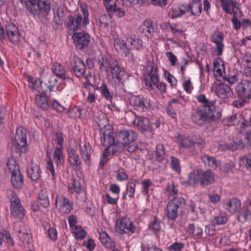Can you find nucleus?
<instances>
[{"label":"nucleus","mask_w":251,"mask_h":251,"mask_svg":"<svg viewBox=\"0 0 251 251\" xmlns=\"http://www.w3.org/2000/svg\"><path fill=\"white\" fill-rule=\"evenodd\" d=\"M101 142L102 145L107 147L105 151L112 146V153L117 151H121L126 148L127 145L135 141L137 138V134L131 130H122L116 132L113 136V131L111 129H107L104 126L101 131Z\"/></svg>","instance_id":"f257e3e1"},{"label":"nucleus","mask_w":251,"mask_h":251,"mask_svg":"<svg viewBox=\"0 0 251 251\" xmlns=\"http://www.w3.org/2000/svg\"><path fill=\"white\" fill-rule=\"evenodd\" d=\"M197 100L203 105L192 113L191 118L194 123L202 125L206 121H214L221 118L220 110L219 107L216 106L215 100L207 99L203 95L198 96Z\"/></svg>","instance_id":"f03ea898"},{"label":"nucleus","mask_w":251,"mask_h":251,"mask_svg":"<svg viewBox=\"0 0 251 251\" xmlns=\"http://www.w3.org/2000/svg\"><path fill=\"white\" fill-rule=\"evenodd\" d=\"M144 78L145 85L148 89L153 90L155 88H157L161 93L166 91V84L159 82L158 66L153 58L149 61L148 64L145 67Z\"/></svg>","instance_id":"7ed1b4c3"},{"label":"nucleus","mask_w":251,"mask_h":251,"mask_svg":"<svg viewBox=\"0 0 251 251\" xmlns=\"http://www.w3.org/2000/svg\"><path fill=\"white\" fill-rule=\"evenodd\" d=\"M28 12L34 17H46L50 10V0H25Z\"/></svg>","instance_id":"20e7f679"},{"label":"nucleus","mask_w":251,"mask_h":251,"mask_svg":"<svg viewBox=\"0 0 251 251\" xmlns=\"http://www.w3.org/2000/svg\"><path fill=\"white\" fill-rule=\"evenodd\" d=\"M81 14H75L74 16L69 15L65 23V25L68 29L76 31L79 29L82 25L86 26L89 24V12L85 7L81 6Z\"/></svg>","instance_id":"39448f33"},{"label":"nucleus","mask_w":251,"mask_h":251,"mask_svg":"<svg viewBox=\"0 0 251 251\" xmlns=\"http://www.w3.org/2000/svg\"><path fill=\"white\" fill-rule=\"evenodd\" d=\"M26 142L25 130L22 127H17L11 147L12 153H16L20 156L21 153L25 152L26 150Z\"/></svg>","instance_id":"423d86ee"},{"label":"nucleus","mask_w":251,"mask_h":251,"mask_svg":"<svg viewBox=\"0 0 251 251\" xmlns=\"http://www.w3.org/2000/svg\"><path fill=\"white\" fill-rule=\"evenodd\" d=\"M9 197L11 202L10 209L11 215L16 219H23L25 215V209L17 194L13 191H10Z\"/></svg>","instance_id":"0eeeda50"},{"label":"nucleus","mask_w":251,"mask_h":251,"mask_svg":"<svg viewBox=\"0 0 251 251\" xmlns=\"http://www.w3.org/2000/svg\"><path fill=\"white\" fill-rule=\"evenodd\" d=\"M72 66L71 72L76 76L81 77L86 73V67L84 62L78 56L74 55L71 57L70 61Z\"/></svg>","instance_id":"6e6552de"},{"label":"nucleus","mask_w":251,"mask_h":251,"mask_svg":"<svg viewBox=\"0 0 251 251\" xmlns=\"http://www.w3.org/2000/svg\"><path fill=\"white\" fill-rule=\"evenodd\" d=\"M115 230L117 233L120 234L129 232L133 233L135 232V227L129 219L122 218L116 221Z\"/></svg>","instance_id":"1a4fd4ad"},{"label":"nucleus","mask_w":251,"mask_h":251,"mask_svg":"<svg viewBox=\"0 0 251 251\" xmlns=\"http://www.w3.org/2000/svg\"><path fill=\"white\" fill-rule=\"evenodd\" d=\"M73 38L76 48L79 50L87 47L90 42L89 35L85 31L75 32Z\"/></svg>","instance_id":"9d476101"},{"label":"nucleus","mask_w":251,"mask_h":251,"mask_svg":"<svg viewBox=\"0 0 251 251\" xmlns=\"http://www.w3.org/2000/svg\"><path fill=\"white\" fill-rule=\"evenodd\" d=\"M129 102L135 108L142 111H145L151 105L149 99L142 95L131 96L129 99Z\"/></svg>","instance_id":"9b49d317"},{"label":"nucleus","mask_w":251,"mask_h":251,"mask_svg":"<svg viewBox=\"0 0 251 251\" xmlns=\"http://www.w3.org/2000/svg\"><path fill=\"white\" fill-rule=\"evenodd\" d=\"M54 140L57 142V146L56 147L53 153V160L57 165H60L62 163V160L63 159L62 143L63 142V137L62 132H56L54 134Z\"/></svg>","instance_id":"f8f14e48"},{"label":"nucleus","mask_w":251,"mask_h":251,"mask_svg":"<svg viewBox=\"0 0 251 251\" xmlns=\"http://www.w3.org/2000/svg\"><path fill=\"white\" fill-rule=\"evenodd\" d=\"M251 92V81L244 80L238 83L235 88V93L238 98L240 99H247L249 93Z\"/></svg>","instance_id":"ddd939ff"},{"label":"nucleus","mask_w":251,"mask_h":251,"mask_svg":"<svg viewBox=\"0 0 251 251\" xmlns=\"http://www.w3.org/2000/svg\"><path fill=\"white\" fill-rule=\"evenodd\" d=\"M55 205L62 213H69L73 209V205L69 200L62 196H57L55 199Z\"/></svg>","instance_id":"4468645a"},{"label":"nucleus","mask_w":251,"mask_h":251,"mask_svg":"<svg viewBox=\"0 0 251 251\" xmlns=\"http://www.w3.org/2000/svg\"><path fill=\"white\" fill-rule=\"evenodd\" d=\"M6 35L13 44H17L20 40L18 27L13 23H9L5 26Z\"/></svg>","instance_id":"2eb2a0df"},{"label":"nucleus","mask_w":251,"mask_h":251,"mask_svg":"<svg viewBox=\"0 0 251 251\" xmlns=\"http://www.w3.org/2000/svg\"><path fill=\"white\" fill-rule=\"evenodd\" d=\"M217 147L218 149L222 151H233L236 150L244 149L245 145L242 141L239 140L230 143L222 141L218 143Z\"/></svg>","instance_id":"dca6fc26"},{"label":"nucleus","mask_w":251,"mask_h":251,"mask_svg":"<svg viewBox=\"0 0 251 251\" xmlns=\"http://www.w3.org/2000/svg\"><path fill=\"white\" fill-rule=\"evenodd\" d=\"M184 108V104L176 99H173L166 107L167 113L173 118L176 116V113L179 112Z\"/></svg>","instance_id":"f3484780"},{"label":"nucleus","mask_w":251,"mask_h":251,"mask_svg":"<svg viewBox=\"0 0 251 251\" xmlns=\"http://www.w3.org/2000/svg\"><path fill=\"white\" fill-rule=\"evenodd\" d=\"M215 181L214 174L210 170L203 171L201 169L199 183L201 186L205 187L213 183Z\"/></svg>","instance_id":"a211bd4d"},{"label":"nucleus","mask_w":251,"mask_h":251,"mask_svg":"<svg viewBox=\"0 0 251 251\" xmlns=\"http://www.w3.org/2000/svg\"><path fill=\"white\" fill-rule=\"evenodd\" d=\"M216 93L222 99H226L233 95L232 91L228 84L221 83L216 88Z\"/></svg>","instance_id":"6ab92c4d"},{"label":"nucleus","mask_w":251,"mask_h":251,"mask_svg":"<svg viewBox=\"0 0 251 251\" xmlns=\"http://www.w3.org/2000/svg\"><path fill=\"white\" fill-rule=\"evenodd\" d=\"M134 126H137L142 132L151 130L149 120L143 117H137L133 121Z\"/></svg>","instance_id":"aec40b11"},{"label":"nucleus","mask_w":251,"mask_h":251,"mask_svg":"<svg viewBox=\"0 0 251 251\" xmlns=\"http://www.w3.org/2000/svg\"><path fill=\"white\" fill-rule=\"evenodd\" d=\"M211 41L216 44V49L217 54L219 56L222 54L224 44L223 41L224 36L223 33L220 31H215L213 33L211 36Z\"/></svg>","instance_id":"412c9836"},{"label":"nucleus","mask_w":251,"mask_h":251,"mask_svg":"<svg viewBox=\"0 0 251 251\" xmlns=\"http://www.w3.org/2000/svg\"><path fill=\"white\" fill-rule=\"evenodd\" d=\"M224 206L230 213H234L240 208L241 202L236 198L228 199L224 202Z\"/></svg>","instance_id":"4be33fe9"},{"label":"nucleus","mask_w":251,"mask_h":251,"mask_svg":"<svg viewBox=\"0 0 251 251\" xmlns=\"http://www.w3.org/2000/svg\"><path fill=\"white\" fill-rule=\"evenodd\" d=\"M138 31L140 33L144 34L146 36L151 35L154 31L153 22L146 19L138 28Z\"/></svg>","instance_id":"5701e85b"},{"label":"nucleus","mask_w":251,"mask_h":251,"mask_svg":"<svg viewBox=\"0 0 251 251\" xmlns=\"http://www.w3.org/2000/svg\"><path fill=\"white\" fill-rule=\"evenodd\" d=\"M68 161L70 165L75 169H77L81 164V160L76 151L71 148L68 149Z\"/></svg>","instance_id":"b1692460"},{"label":"nucleus","mask_w":251,"mask_h":251,"mask_svg":"<svg viewBox=\"0 0 251 251\" xmlns=\"http://www.w3.org/2000/svg\"><path fill=\"white\" fill-rule=\"evenodd\" d=\"M96 61L100 71L108 72L110 71L112 63L110 64L106 57L102 55L98 56Z\"/></svg>","instance_id":"393cba45"},{"label":"nucleus","mask_w":251,"mask_h":251,"mask_svg":"<svg viewBox=\"0 0 251 251\" xmlns=\"http://www.w3.org/2000/svg\"><path fill=\"white\" fill-rule=\"evenodd\" d=\"M110 70L113 78H115L119 82H121L123 80L125 72L123 68L118 65L117 61L112 63Z\"/></svg>","instance_id":"a878e982"},{"label":"nucleus","mask_w":251,"mask_h":251,"mask_svg":"<svg viewBox=\"0 0 251 251\" xmlns=\"http://www.w3.org/2000/svg\"><path fill=\"white\" fill-rule=\"evenodd\" d=\"M205 147V143L204 140L199 138L196 139V141L193 142L191 147L189 151L193 154L195 155L201 152Z\"/></svg>","instance_id":"bb28decb"},{"label":"nucleus","mask_w":251,"mask_h":251,"mask_svg":"<svg viewBox=\"0 0 251 251\" xmlns=\"http://www.w3.org/2000/svg\"><path fill=\"white\" fill-rule=\"evenodd\" d=\"M11 181L12 185L17 189H21L24 184L23 176L20 172L11 174Z\"/></svg>","instance_id":"cd10ccee"},{"label":"nucleus","mask_w":251,"mask_h":251,"mask_svg":"<svg viewBox=\"0 0 251 251\" xmlns=\"http://www.w3.org/2000/svg\"><path fill=\"white\" fill-rule=\"evenodd\" d=\"M100 92L101 95L107 100H109L111 102V105H108V108L112 110V107H114L116 108V109L117 111L120 110V108L116 105L115 104H112V96L110 94V91L108 87L106 86V85L105 84H102L100 88Z\"/></svg>","instance_id":"c85d7f7f"},{"label":"nucleus","mask_w":251,"mask_h":251,"mask_svg":"<svg viewBox=\"0 0 251 251\" xmlns=\"http://www.w3.org/2000/svg\"><path fill=\"white\" fill-rule=\"evenodd\" d=\"M100 240L101 243L108 248H113L115 247L114 241L112 240L105 232L100 234Z\"/></svg>","instance_id":"c756f323"},{"label":"nucleus","mask_w":251,"mask_h":251,"mask_svg":"<svg viewBox=\"0 0 251 251\" xmlns=\"http://www.w3.org/2000/svg\"><path fill=\"white\" fill-rule=\"evenodd\" d=\"M189 4L191 10V14L193 15L199 16L202 11L201 0H191Z\"/></svg>","instance_id":"7c9ffc66"},{"label":"nucleus","mask_w":251,"mask_h":251,"mask_svg":"<svg viewBox=\"0 0 251 251\" xmlns=\"http://www.w3.org/2000/svg\"><path fill=\"white\" fill-rule=\"evenodd\" d=\"M114 46L115 49L121 53L127 55L129 53L128 46H127V40L126 41L117 39L115 40Z\"/></svg>","instance_id":"2f4dec72"},{"label":"nucleus","mask_w":251,"mask_h":251,"mask_svg":"<svg viewBox=\"0 0 251 251\" xmlns=\"http://www.w3.org/2000/svg\"><path fill=\"white\" fill-rule=\"evenodd\" d=\"M200 173L201 169L194 170L188 176L185 183L190 185H193L197 183H199Z\"/></svg>","instance_id":"473e14b6"},{"label":"nucleus","mask_w":251,"mask_h":251,"mask_svg":"<svg viewBox=\"0 0 251 251\" xmlns=\"http://www.w3.org/2000/svg\"><path fill=\"white\" fill-rule=\"evenodd\" d=\"M52 71L58 77L63 80L66 79L65 71L63 66L60 64L54 63L52 66Z\"/></svg>","instance_id":"72a5a7b5"},{"label":"nucleus","mask_w":251,"mask_h":251,"mask_svg":"<svg viewBox=\"0 0 251 251\" xmlns=\"http://www.w3.org/2000/svg\"><path fill=\"white\" fill-rule=\"evenodd\" d=\"M53 22L56 25H61L64 20V11L59 7L53 9Z\"/></svg>","instance_id":"f704fd0d"},{"label":"nucleus","mask_w":251,"mask_h":251,"mask_svg":"<svg viewBox=\"0 0 251 251\" xmlns=\"http://www.w3.org/2000/svg\"><path fill=\"white\" fill-rule=\"evenodd\" d=\"M127 46L128 50L139 49L142 46V41L139 39H136L133 37L127 38Z\"/></svg>","instance_id":"c9c22d12"},{"label":"nucleus","mask_w":251,"mask_h":251,"mask_svg":"<svg viewBox=\"0 0 251 251\" xmlns=\"http://www.w3.org/2000/svg\"><path fill=\"white\" fill-rule=\"evenodd\" d=\"M221 6L226 13L230 14H235L234 8L238 9V3L236 1L232 0L226 2V6L224 4H221Z\"/></svg>","instance_id":"e433bc0d"},{"label":"nucleus","mask_w":251,"mask_h":251,"mask_svg":"<svg viewBox=\"0 0 251 251\" xmlns=\"http://www.w3.org/2000/svg\"><path fill=\"white\" fill-rule=\"evenodd\" d=\"M27 176L32 180L36 181L40 176V168L37 165H34L27 170Z\"/></svg>","instance_id":"4c0bfd02"},{"label":"nucleus","mask_w":251,"mask_h":251,"mask_svg":"<svg viewBox=\"0 0 251 251\" xmlns=\"http://www.w3.org/2000/svg\"><path fill=\"white\" fill-rule=\"evenodd\" d=\"M91 150V147L89 143H85L83 145H80V150L81 156L85 162L89 161L90 160V154Z\"/></svg>","instance_id":"58836bf2"},{"label":"nucleus","mask_w":251,"mask_h":251,"mask_svg":"<svg viewBox=\"0 0 251 251\" xmlns=\"http://www.w3.org/2000/svg\"><path fill=\"white\" fill-rule=\"evenodd\" d=\"M177 209L173 205L168 203L166 206L167 217L172 221H175L178 217Z\"/></svg>","instance_id":"ea45409f"},{"label":"nucleus","mask_w":251,"mask_h":251,"mask_svg":"<svg viewBox=\"0 0 251 251\" xmlns=\"http://www.w3.org/2000/svg\"><path fill=\"white\" fill-rule=\"evenodd\" d=\"M6 165L11 174L20 172L19 166L13 157L7 160Z\"/></svg>","instance_id":"a19ab883"},{"label":"nucleus","mask_w":251,"mask_h":251,"mask_svg":"<svg viewBox=\"0 0 251 251\" xmlns=\"http://www.w3.org/2000/svg\"><path fill=\"white\" fill-rule=\"evenodd\" d=\"M201 158L205 165L214 168L217 167L218 165V162L214 157L204 155L201 156Z\"/></svg>","instance_id":"79ce46f5"},{"label":"nucleus","mask_w":251,"mask_h":251,"mask_svg":"<svg viewBox=\"0 0 251 251\" xmlns=\"http://www.w3.org/2000/svg\"><path fill=\"white\" fill-rule=\"evenodd\" d=\"M169 27L172 33L176 36L181 35L185 31L184 28L178 23L169 24Z\"/></svg>","instance_id":"37998d69"},{"label":"nucleus","mask_w":251,"mask_h":251,"mask_svg":"<svg viewBox=\"0 0 251 251\" xmlns=\"http://www.w3.org/2000/svg\"><path fill=\"white\" fill-rule=\"evenodd\" d=\"M250 216V211L247 208L243 207L238 213L237 220L239 222L244 223L248 220L249 217Z\"/></svg>","instance_id":"c03bdc74"},{"label":"nucleus","mask_w":251,"mask_h":251,"mask_svg":"<svg viewBox=\"0 0 251 251\" xmlns=\"http://www.w3.org/2000/svg\"><path fill=\"white\" fill-rule=\"evenodd\" d=\"M107 10L110 12H114L115 15L119 18H122L125 15V10L122 8L118 7L116 4L109 5L107 7Z\"/></svg>","instance_id":"a18cd8bd"},{"label":"nucleus","mask_w":251,"mask_h":251,"mask_svg":"<svg viewBox=\"0 0 251 251\" xmlns=\"http://www.w3.org/2000/svg\"><path fill=\"white\" fill-rule=\"evenodd\" d=\"M35 102L38 106L42 109L48 108L49 103L46 97L41 95H36L35 98Z\"/></svg>","instance_id":"49530a36"},{"label":"nucleus","mask_w":251,"mask_h":251,"mask_svg":"<svg viewBox=\"0 0 251 251\" xmlns=\"http://www.w3.org/2000/svg\"><path fill=\"white\" fill-rule=\"evenodd\" d=\"M243 62L246 67L244 70L245 75L251 77V55L245 57Z\"/></svg>","instance_id":"de8ad7c7"},{"label":"nucleus","mask_w":251,"mask_h":251,"mask_svg":"<svg viewBox=\"0 0 251 251\" xmlns=\"http://www.w3.org/2000/svg\"><path fill=\"white\" fill-rule=\"evenodd\" d=\"M240 131L241 133L245 134V137H246L248 134L251 133V123L249 122H246L243 120L240 123Z\"/></svg>","instance_id":"09e8293b"},{"label":"nucleus","mask_w":251,"mask_h":251,"mask_svg":"<svg viewBox=\"0 0 251 251\" xmlns=\"http://www.w3.org/2000/svg\"><path fill=\"white\" fill-rule=\"evenodd\" d=\"M193 140L190 138L183 137L182 136L179 137L178 140V143L180 144L181 148H187L189 149L192 144Z\"/></svg>","instance_id":"8fccbe9b"},{"label":"nucleus","mask_w":251,"mask_h":251,"mask_svg":"<svg viewBox=\"0 0 251 251\" xmlns=\"http://www.w3.org/2000/svg\"><path fill=\"white\" fill-rule=\"evenodd\" d=\"M185 203V201L182 197H174L169 203L173 205L176 209H178L180 207H182Z\"/></svg>","instance_id":"3c124183"},{"label":"nucleus","mask_w":251,"mask_h":251,"mask_svg":"<svg viewBox=\"0 0 251 251\" xmlns=\"http://www.w3.org/2000/svg\"><path fill=\"white\" fill-rule=\"evenodd\" d=\"M110 21V18H108L105 15L100 16L99 19V25L100 28L104 30H107L108 28Z\"/></svg>","instance_id":"603ef678"},{"label":"nucleus","mask_w":251,"mask_h":251,"mask_svg":"<svg viewBox=\"0 0 251 251\" xmlns=\"http://www.w3.org/2000/svg\"><path fill=\"white\" fill-rule=\"evenodd\" d=\"M72 229L73 230L74 234L75 235L78 239H82L87 235V233L81 226H75V227Z\"/></svg>","instance_id":"864d4df0"},{"label":"nucleus","mask_w":251,"mask_h":251,"mask_svg":"<svg viewBox=\"0 0 251 251\" xmlns=\"http://www.w3.org/2000/svg\"><path fill=\"white\" fill-rule=\"evenodd\" d=\"M20 240L25 244H28L30 243L31 239V235L29 233L28 230L24 232L20 235H18Z\"/></svg>","instance_id":"5fc2aeb1"},{"label":"nucleus","mask_w":251,"mask_h":251,"mask_svg":"<svg viewBox=\"0 0 251 251\" xmlns=\"http://www.w3.org/2000/svg\"><path fill=\"white\" fill-rule=\"evenodd\" d=\"M160 222L158 219L154 217V220L149 225V228L150 230L154 232H158L160 229Z\"/></svg>","instance_id":"6e6d98bb"},{"label":"nucleus","mask_w":251,"mask_h":251,"mask_svg":"<svg viewBox=\"0 0 251 251\" xmlns=\"http://www.w3.org/2000/svg\"><path fill=\"white\" fill-rule=\"evenodd\" d=\"M171 158V165L172 168L178 173L180 172L181 169L179 160L174 156H172Z\"/></svg>","instance_id":"4d7b16f0"},{"label":"nucleus","mask_w":251,"mask_h":251,"mask_svg":"<svg viewBox=\"0 0 251 251\" xmlns=\"http://www.w3.org/2000/svg\"><path fill=\"white\" fill-rule=\"evenodd\" d=\"M14 229L15 231L17 233L18 235H20L24 232H26V230H27V229L25 226L24 224L21 222L15 224Z\"/></svg>","instance_id":"13d9d810"},{"label":"nucleus","mask_w":251,"mask_h":251,"mask_svg":"<svg viewBox=\"0 0 251 251\" xmlns=\"http://www.w3.org/2000/svg\"><path fill=\"white\" fill-rule=\"evenodd\" d=\"M165 154L164 147L162 144H159L156 146V154L158 159L160 161Z\"/></svg>","instance_id":"bf43d9fd"},{"label":"nucleus","mask_w":251,"mask_h":251,"mask_svg":"<svg viewBox=\"0 0 251 251\" xmlns=\"http://www.w3.org/2000/svg\"><path fill=\"white\" fill-rule=\"evenodd\" d=\"M135 184L134 182H129L126 186V194L132 197L134 194Z\"/></svg>","instance_id":"052dcab7"},{"label":"nucleus","mask_w":251,"mask_h":251,"mask_svg":"<svg viewBox=\"0 0 251 251\" xmlns=\"http://www.w3.org/2000/svg\"><path fill=\"white\" fill-rule=\"evenodd\" d=\"M33 88L36 90L39 93L44 94L47 91L46 88V84L44 83L42 81H40V87L36 85V82L33 84Z\"/></svg>","instance_id":"680f3d73"},{"label":"nucleus","mask_w":251,"mask_h":251,"mask_svg":"<svg viewBox=\"0 0 251 251\" xmlns=\"http://www.w3.org/2000/svg\"><path fill=\"white\" fill-rule=\"evenodd\" d=\"M249 102L247 99H241L240 100H235L232 102V105L237 108H241L244 106L246 103Z\"/></svg>","instance_id":"e2e57ef3"},{"label":"nucleus","mask_w":251,"mask_h":251,"mask_svg":"<svg viewBox=\"0 0 251 251\" xmlns=\"http://www.w3.org/2000/svg\"><path fill=\"white\" fill-rule=\"evenodd\" d=\"M165 77L167 78V81L173 86L176 85V79L168 72H164Z\"/></svg>","instance_id":"0e129e2a"},{"label":"nucleus","mask_w":251,"mask_h":251,"mask_svg":"<svg viewBox=\"0 0 251 251\" xmlns=\"http://www.w3.org/2000/svg\"><path fill=\"white\" fill-rule=\"evenodd\" d=\"M184 15V11L178 7V9H173L172 10L171 18H176Z\"/></svg>","instance_id":"69168bd1"},{"label":"nucleus","mask_w":251,"mask_h":251,"mask_svg":"<svg viewBox=\"0 0 251 251\" xmlns=\"http://www.w3.org/2000/svg\"><path fill=\"white\" fill-rule=\"evenodd\" d=\"M184 245L181 243H175L169 247L170 251H181Z\"/></svg>","instance_id":"338daca9"},{"label":"nucleus","mask_w":251,"mask_h":251,"mask_svg":"<svg viewBox=\"0 0 251 251\" xmlns=\"http://www.w3.org/2000/svg\"><path fill=\"white\" fill-rule=\"evenodd\" d=\"M247 168L251 172V153H249L243 158Z\"/></svg>","instance_id":"774afa93"}]
</instances>
